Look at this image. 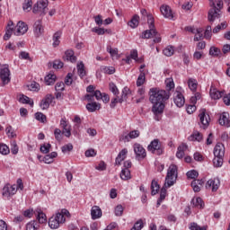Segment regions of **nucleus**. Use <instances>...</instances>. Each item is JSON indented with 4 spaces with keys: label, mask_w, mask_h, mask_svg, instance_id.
I'll return each instance as SVG.
<instances>
[{
    "label": "nucleus",
    "mask_w": 230,
    "mask_h": 230,
    "mask_svg": "<svg viewBox=\"0 0 230 230\" xmlns=\"http://www.w3.org/2000/svg\"><path fill=\"white\" fill-rule=\"evenodd\" d=\"M110 91H111L115 96H118V94H119V90H118V86H116L114 83H110Z\"/></svg>",
    "instance_id": "obj_60"
},
{
    "label": "nucleus",
    "mask_w": 230,
    "mask_h": 230,
    "mask_svg": "<svg viewBox=\"0 0 230 230\" xmlns=\"http://www.w3.org/2000/svg\"><path fill=\"white\" fill-rule=\"evenodd\" d=\"M204 31L202 29H196V33L194 37L195 42H199V40H202L204 39V34L202 33Z\"/></svg>",
    "instance_id": "obj_42"
},
{
    "label": "nucleus",
    "mask_w": 230,
    "mask_h": 230,
    "mask_svg": "<svg viewBox=\"0 0 230 230\" xmlns=\"http://www.w3.org/2000/svg\"><path fill=\"white\" fill-rule=\"evenodd\" d=\"M48 0H40L33 6V13H40V15H46L48 10Z\"/></svg>",
    "instance_id": "obj_9"
},
{
    "label": "nucleus",
    "mask_w": 230,
    "mask_h": 230,
    "mask_svg": "<svg viewBox=\"0 0 230 230\" xmlns=\"http://www.w3.org/2000/svg\"><path fill=\"white\" fill-rule=\"evenodd\" d=\"M129 136H130L129 133L123 132L119 136V141H124V143H128V141H130V137Z\"/></svg>",
    "instance_id": "obj_58"
},
{
    "label": "nucleus",
    "mask_w": 230,
    "mask_h": 230,
    "mask_svg": "<svg viewBox=\"0 0 230 230\" xmlns=\"http://www.w3.org/2000/svg\"><path fill=\"white\" fill-rule=\"evenodd\" d=\"M33 31L35 37L39 38L44 33V27H42V20H38L34 22Z\"/></svg>",
    "instance_id": "obj_17"
},
{
    "label": "nucleus",
    "mask_w": 230,
    "mask_h": 230,
    "mask_svg": "<svg viewBox=\"0 0 230 230\" xmlns=\"http://www.w3.org/2000/svg\"><path fill=\"white\" fill-rule=\"evenodd\" d=\"M191 137L194 141H199V143H200V141L202 140L203 137L200 134V132L199 131H195L192 135Z\"/></svg>",
    "instance_id": "obj_59"
},
{
    "label": "nucleus",
    "mask_w": 230,
    "mask_h": 230,
    "mask_svg": "<svg viewBox=\"0 0 230 230\" xmlns=\"http://www.w3.org/2000/svg\"><path fill=\"white\" fill-rule=\"evenodd\" d=\"M207 190H211L212 191H217L220 188V180L218 179H210L206 183Z\"/></svg>",
    "instance_id": "obj_16"
},
{
    "label": "nucleus",
    "mask_w": 230,
    "mask_h": 230,
    "mask_svg": "<svg viewBox=\"0 0 230 230\" xmlns=\"http://www.w3.org/2000/svg\"><path fill=\"white\" fill-rule=\"evenodd\" d=\"M77 73L80 78H84L85 75H87V72L85 71V65H84V62H80L77 64Z\"/></svg>",
    "instance_id": "obj_27"
},
{
    "label": "nucleus",
    "mask_w": 230,
    "mask_h": 230,
    "mask_svg": "<svg viewBox=\"0 0 230 230\" xmlns=\"http://www.w3.org/2000/svg\"><path fill=\"white\" fill-rule=\"evenodd\" d=\"M0 79L2 81V87L10 84V68L8 67V65H3L0 67Z\"/></svg>",
    "instance_id": "obj_8"
},
{
    "label": "nucleus",
    "mask_w": 230,
    "mask_h": 230,
    "mask_svg": "<svg viewBox=\"0 0 230 230\" xmlns=\"http://www.w3.org/2000/svg\"><path fill=\"white\" fill-rule=\"evenodd\" d=\"M190 230H208V226H200L197 223H191L190 226Z\"/></svg>",
    "instance_id": "obj_54"
},
{
    "label": "nucleus",
    "mask_w": 230,
    "mask_h": 230,
    "mask_svg": "<svg viewBox=\"0 0 230 230\" xmlns=\"http://www.w3.org/2000/svg\"><path fill=\"white\" fill-rule=\"evenodd\" d=\"M173 53H175V49L172 46H168L164 49V55H165V57H172Z\"/></svg>",
    "instance_id": "obj_47"
},
{
    "label": "nucleus",
    "mask_w": 230,
    "mask_h": 230,
    "mask_svg": "<svg viewBox=\"0 0 230 230\" xmlns=\"http://www.w3.org/2000/svg\"><path fill=\"white\" fill-rule=\"evenodd\" d=\"M213 164L216 168H220L224 164V155H226V147L224 144L217 143L214 147Z\"/></svg>",
    "instance_id": "obj_5"
},
{
    "label": "nucleus",
    "mask_w": 230,
    "mask_h": 230,
    "mask_svg": "<svg viewBox=\"0 0 230 230\" xmlns=\"http://www.w3.org/2000/svg\"><path fill=\"white\" fill-rule=\"evenodd\" d=\"M133 150L136 155V159L137 161H143V159L146 157V150L141 146V144L135 143L133 145Z\"/></svg>",
    "instance_id": "obj_10"
},
{
    "label": "nucleus",
    "mask_w": 230,
    "mask_h": 230,
    "mask_svg": "<svg viewBox=\"0 0 230 230\" xmlns=\"http://www.w3.org/2000/svg\"><path fill=\"white\" fill-rule=\"evenodd\" d=\"M36 213L38 214L37 218H38V224H46L47 219H46V214L43 213L42 210L37 209Z\"/></svg>",
    "instance_id": "obj_34"
},
{
    "label": "nucleus",
    "mask_w": 230,
    "mask_h": 230,
    "mask_svg": "<svg viewBox=\"0 0 230 230\" xmlns=\"http://www.w3.org/2000/svg\"><path fill=\"white\" fill-rule=\"evenodd\" d=\"M171 93L157 87L149 90V101L153 104L152 111L155 121H161V115L164 112V103L170 100Z\"/></svg>",
    "instance_id": "obj_1"
},
{
    "label": "nucleus",
    "mask_w": 230,
    "mask_h": 230,
    "mask_svg": "<svg viewBox=\"0 0 230 230\" xmlns=\"http://www.w3.org/2000/svg\"><path fill=\"white\" fill-rule=\"evenodd\" d=\"M64 60H67V62H72L74 64L76 62V58L75 56V51L68 49L65 52V55L63 56Z\"/></svg>",
    "instance_id": "obj_21"
},
{
    "label": "nucleus",
    "mask_w": 230,
    "mask_h": 230,
    "mask_svg": "<svg viewBox=\"0 0 230 230\" xmlns=\"http://www.w3.org/2000/svg\"><path fill=\"white\" fill-rule=\"evenodd\" d=\"M55 100V97H53L51 94H47L45 98H43L40 103V107L42 111H47V109H49V104Z\"/></svg>",
    "instance_id": "obj_15"
},
{
    "label": "nucleus",
    "mask_w": 230,
    "mask_h": 230,
    "mask_svg": "<svg viewBox=\"0 0 230 230\" xmlns=\"http://www.w3.org/2000/svg\"><path fill=\"white\" fill-rule=\"evenodd\" d=\"M226 28H227V22H224L213 29V33H218L220 30H226Z\"/></svg>",
    "instance_id": "obj_49"
},
{
    "label": "nucleus",
    "mask_w": 230,
    "mask_h": 230,
    "mask_svg": "<svg viewBox=\"0 0 230 230\" xmlns=\"http://www.w3.org/2000/svg\"><path fill=\"white\" fill-rule=\"evenodd\" d=\"M130 94V88L129 87H124L122 90L121 97L119 99V102H125L127 100V96Z\"/></svg>",
    "instance_id": "obj_43"
},
{
    "label": "nucleus",
    "mask_w": 230,
    "mask_h": 230,
    "mask_svg": "<svg viewBox=\"0 0 230 230\" xmlns=\"http://www.w3.org/2000/svg\"><path fill=\"white\" fill-rule=\"evenodd\" d=\"M188 85L190 91H197V80L190 78L188 81Z\"/></svg>",
    "instance_id": "obj_51"
},
{
    "label": "nucleus",
    "mask_w": 230,
    "mask_h": 230,
    "mask_svg": "<svg viewBox=\"0 0 230 230\" xmlns=\"http://www.w3.org/2000/svg\"><path fill=\"white\" fill-rule=\"evenodd\" d=\"M148 152L151 154H156V155H163V152H164V147L161 145V141L159 139H154L147 146Z\"/></svg>",
    "instance_id": "obj_7"
},
{
    "label": "nucleus",
    "mask_w": 230,
    "mask_h": 230,
    "mask_svg": "<svg viewBox=\"0 0 230 230\" xmlns=\"http://www.w3.org/2000/svg\"><path fill=\"white\" fill-rule=\"evenodd\" d=\"M17 193V185L5 184L2 190V195L4 199H10Z\"/></svg>",
    "instance_id": "obj_11"
},
{
    "label": "nucleus",
    "mask_w": 230,
    "mask_h": 230,
    "mask_svg": "<svg viewBox=\"0 0 230 230\" xmlns=\"http://www.w3.org/2000/svg\"><path fill=\"white\" fill-rule=\"evenodd\" d=\"M165 85H166V93H170L172 89H174L175 84L173 83V79H166L165 80Z\"/></svg>",
    "instance_id": "obj_45"
},
{
    "label": "nucleus",
    "mask_w": 230,
    "mask_h": 230,
    "mask_svg": "<svg viewBox=\"0 0 230 230\" xmlns=\"http://www.w3.org/2000/svg\"><path fill=\"white\" fill-rule=\"evenodd\" d=\"M66 217H70L69 210L63 208L60 212H58L55 216H52L49 219V226L50 229H58L60 224L66 223Z\"/></svg>",
    "instance_id": "obj_4"
},
{
    "label": "nucleus",
    "mask_w": 230,
    "mask_h": 230,
    "mask_svg": "<svg viewBox=\"0 0 230 230\" xmlns=\"http://www.w3.org/2000/svg\"><path fill=\"white\" fill-rule=\"evenodd\" d=\"M188 179H195L197 180V177H199V172L195 171V170H191L187 172L186 173Z\"/></svg>",
    "instance_id": "obj_55"
},
{
    "label": "nucleus",
    "mask_w": 230,
    "mask_h": 230,
    "mask_svg": "<svg viewBox=\"0 0 230 230\" xmlns=\"http://www.w3.org/2000/svg\"><path fill=\"white\" fill-rule=\"evenodd\" d=\"M73 150V144H66L61 147V151L63 154H66V152H71Z\"/></svg>",
    "instance_id": "obj_62"
},
{
    "label": "nucleus",
    "mask_w": 230,
    "mask_h": 230,
    "mask_svg": "<svg viewBox=\"0 0 230 230\" xmlns=\"http://www.w3.org/2000/svg\"><path fill=\"white\" fill-rule=\"evenodd\" d=\"M19 102L20 103H25L27 105H30L31 107H33V101L24 94H22L20 96Z\"/></svg>",
    "instance_id": "obj_32"
},
{
    "label": "nucleus",
    "mask_w": 230,
    "mask_h": 230,
    "mask_svg": "<svg viewBox=\"0 0 230 230\" xmlns=\"http://www.w3.org/2000/svg\"><path fill=\"white\" fill-rule=\"evenodd\" d=\"M173 102L176 105V107H184V103H186V100L184 99V95L179 92V91H176L174 92L173 93Z\"/></svg>",
    "instance_id": "obj_13"
},
{
    "label": "nucleus",
    "mask_w": 230,
    "mask_h": 230,
    "mask_svg": "<svg viewBox=\"0 0 230 230\" xmlns=\"http://www.w3.org/2000/svg\"><path fill=\"white\" fill-rule=\"evenodd\" d=\"M40 150L41 154H49V150H51V144H43Z\"/></svg>",
    "instance_id": "obj_52"
},
{
    "label": "nucleus",
    "mask_w": 230,
    "mask_h": 230,
    "mask_svg": "<svg viewBox=\"0 0 230 230\" xmlns=\"http://www.w3.org/2000/svg\"><path fill=\"white\" fill-rule=\"evenodd\" d=\"M11 153L13 155H17V154H19V146H17V142L15 141L11 143Z\"/></svg>",
    "instance_id": "obj_50"
},
{
    "label": "nucleus",
    "mask_w": 230,
    "mask_h": 230,
    "mask_svg": "<svg viewBox=\"0 0 230 230\" xmlns=\"http://www.w3.org/2000/svg\"><path fill=\"white\" fill-rule=\"evenodd\" d=\"M146 82V73L145 71H141L137 79V87H141Z\"/></svg>",
    "instance_id": "obj_28"
},
{
    "label": "nucleus",
    "mask_w": 230,
    "mask_h": 230,
    "mask_svg": "<svg viewBox=\"0 0 230 230\" xmlns=\"http://www.w3.org/2000/svg\"><path fill=\"white\" fill-rule=\"evenodd\" d=\"M220 17H222V11L215 8L209 9L208 16L209 22H215V21H217V19H220Z\"/></svg>",
    "instance_id": "obj_14"
},
{
    "label": "nucleus",
    "mask_w": 230,
    "mask_h": 230,
    "mask_svg": "<svg viewBox=\"0 0 230 230\" xmlns=\"http://www.w3.org/2000/svg\"><path fill=\"white\" fill-rule=\"evenodd\" d=\"M199 125L200 128L206 130L208 127H209V115L206 114V110H201L200 113L199 114Z\"/></svg>",
    "instance_id": "obj_12"
},
{
    "label": "nucleus",
    "mask_w": 230,
    "mask_h": 230,
    "mask_svg": "<svg viewBox=\"0 0 230 230\" xmlns=\"http://www.w3.org/2000/svg\"><path fill=\"white\" fill-rule=\"evenodd\" d=\"M127 154H128V150L127 148L122 149L115 159L116 166H121V163H123L124 159H127Z\"/></svg>",
    "instance_id": "obj_19"
},
{
    "label": "nucleus",
    "mask_w": 230,
    "mask_h": 230,
    "mask_svg": "<svg viewBox=\"0 0 230 230\" xmlns=\"http://www.w3.org/2000/svg\"><path fill=\"white\" fill-rule=\"evenodd\" d=\"M186 150H188V146L184 144L180 146L176 152V157L178 159H182V157H184V152H186Z\"/></svg>",
    "instance_id": "obj_29"
},
{
    "label": "nucleus",
    "mask_w": 230,
    "mask_h": 230,
    "mask_svg": "<svg viewBox=\"0 0 230 230\" xmlns=\"http://www.w3.org/2000/svg\"><path fill=\"white\" fill-rule=\"evenodd\" d=\"M192 206L194 208H198L199 209H202L204 208V201L202 200V198H196L191 200Z\"/></svg>",
    "instance_id": "obj_31"
},
{
    "label": "nucleus",
    "mask_w": 230,
    "mask_h": 230,
    "mask_svg": "<svg viewBox=\"0 0 230 230\" xmlns=\"http://www.w3.org/2000/svg\"><path fill=\"white\" fill-rule=\"evenodd\" d=\"M141 13L143 17H147V24L149 25V30L145 31L142 33V39H154V37H157V31L155 30L154 16L152 14H148L146 9H142Z\"/></svg>",
    "instance_id": "obj_3"
},
{
    "label": "nucleus",
    "mask_w": 230,
    "mask_h": 230,
    "mask_svg": "<svg viewBox=\"0 0 230 230\" xmlns=\"http://www.w3.org/2000/svg\"><path fill=\"white\" fill-rule=\"evenodd\" d=\"M209 55H211V57H218V55H220V49L211 47L209 49Z\"/></svg>",
    "instance_id": "obj_57"
},
{
    "label": "nucleus",
    "mask_w": 230,
    "mask_h": 230,
    "mask_svg": "<svg viewBox=\"0 0 230 230\" xmlns=\"http://www.w3.org/2000/svg\"><path fill=\"white\" fill-rule=\"evenodd\" d=\"M120 179H122V181H128V179H131L130 170L122 169L120 172Z\"/></svg>",
    "instance_id": "obj_39"
},
{
    "label": "nucleus",
    "mask_w": 230,
    "mask_h": 230,
    "mask_svg": "<svg viewBox=\"0 0 230 230\" xmlns=\"http://www.w3.org/2000/svg\"><path fill=\"white\" fill-rule=\"evenodd\" d=\"M86 109L88 112H94L100 109V104L96 102H89L86 104Z\"/></svg>",
    "instance_id": "obj_37"
},
{
    "label": "nucleus",
    "mask_w": 230,
    "mask_h": 230,
    "mask_svg": "<svg viewBox=\"0 0 230 230\" xmlns=\"http://www.w3.org/2000/svg\"><path fill=\"white\" fill-rule=\"evenodd\" d=\"M61 132L66 137H71V126H68L67 128H63V130Z\"/></svg>",
    "instance_id": "obj_63"
},
{
    "label": "nucleus",
    "mask_w": 230,
    "mask_h": 230,
    "mask_svg": "<svg viewBox=\"0 0 230 230\" xmlns=\"http://www.w3.org/2000/svg\"><path fill=\"white\" fill-rule=\"evenodd\" d=\"M93 33H96L97 35H105V33H111V31L103 28L94 27L92 29Z\"/></svg>",
    "instance_id": "obj_38"
},
{
    "label": "nucleus",
    "mask_w": 230,
    "mask_h": 230,
    "mask_svg": "<svg viewBox=\"0 0 230 230\" xmlns=\"http://www.w3.org/2000/svg\"><path fill=\"white\" fill-rule=\"evenodd\" d=\"M54 136H55V139H57L58 143H60V141L64 139V133H62V130L60 128H55Z\"/></svg>",
    "instance_id": "obj_41"
},
{
    "label": "nucleus",
    "mask_w": 230,
    "mask_h": 230,
    "mask_svg": "<svg viewBox=\"0 0 230 230\" xmlns=\"http://www.w3.org/2000/svg\"><path fill=\"white\" fill-rule=\"evenodd\" d=\"M145 227V223H143V219H138L133 226L130 230H141Z\"/></svg>",
    "instance_id": "obj_44"
},
{
    "label": "nucleus",
    "mask_w": 230,
    "mask_h": 230,
    "mask_svg": "<svg viewBox=\"0 0 230 230\" xmlns=\"http://www.w3.org/2000/svg\"><path fill=\"white\" fill-rule=\"evenodd\" d=\"M159 183L155 180H153L151 182V195H157L159 193Z\"/></svg>",
    "instance_id": "obj_36"
},
{
    "label": "nucleus",
    "mask_w": 230,
    "mask_h": 230,
    "mask_svg": "<svg viewBox=\"0 0 230 230\" xmlns=\"http://www.w3.org/2000/svg\"><path fill=\"white\" fill-rule=\"evenodd\" d=\"M177 182V165L171 164L167 170L164 186L165 188H172Z\"/></svg>",
    "instance_id": "obj_6"
},
{
    "label": "nucleus",
    "mask_w": 230,
    "mask_h": 230,
    "mask_svg": "<svg viewBox=\"0 0 230 230\" xmlns=\"http://www.w3.org/2000/svg\"><path fill=\"white\" fill-rule=\"evenodd\" d=\"M31 4H33L31 0H25L22 5L24 12H30V10H31Z\"/></svg>",
    "instance_id": "obj_53"
},
{
    "label": "nucleus",
    "mask_w": 230,
    "mask_h": 230,
    "mask_svg": "<svg viewBox=\"0 0 230 230\" xmlns=\"http://www.w3.org/2000/svg\"><path fill=\"white\" fill-rule=\"evenodd\" d=\"M94 96L96 98V100L100 101L102 100V102L104 103H109L111 98L109 97V94L107 93H102V92H100L99 90H96L94 92Z\"/></svg>",
    "instance_id": "obj_20"
},
{
    "label": "nucleus",
    "mask_w": 230,
    "mask_h": 230,
    "mask_svg": "<svg viewBox=\"0 0 230 230\" xmlns=\"http://www.w3.org/2000/svg\"><path fill=\"white\" fill-rule=\"evenodd\" d=\"M28 32V24L26 22L20 21L17 22L16 26L13 25V22H9L6 28V32L4 36V40H8L12 37V33L16 35V37H21Z\"/></svg>",
    "instance_id": "obj_2"
},
{
    "label": "nucleus",
    "mask_w": 230,
    "mask_h": 230,
    "mask_svg": "<svg viewBox=\"0 0 230 230\" xmlns=\"http://www.w3.org/2000/svg\"><path fill=\"white\" fill-rule=\"evenodd\" d=\"M219 124L223 125L224 127H230L229 113H222V115L219 118Z\"/></svg>",
    "instance_id": "obj_23"
},
{
    "label": "nucleus",
    "mask_w": 230,
    "mask_h": 230,
    "mask_svg": "<svg viewBox=\"0 0 230 230\" xmlns=\"http://www.w3.org/2000/svg\"><path fill=\"white\" fill-rule=\"evenodd\" d=\"M66 87V84H64V82H59L56 84L55 89L57 92H62L64 91Z\"/></svg>",
    "instance_id": "obj_64"
},
{
    "label": "nucleus",
    "mask_w": 230,
    "mask_h": 230,
    "mask_svg": "<svg viewBox=\"0 0 230 230\" xmlns=\"http://www.w3.org/2000/svg\"><path fill=\"white\" fill-rule=\"evenodd\" d=\"M35 119H37V121H40V123H46L47 118L42 112H36Z\"/></svg>",
    "instance_id": "obj_48"
},
{
    "label": "nucleus",
    "mask_w": 230,
    "mask_h": 230,
    "mask_svg": "<svg viewBox=\"0 0 230 230\" xmlns=\"http://www.w3.org/2000/svg\"><path fill=\"white\" fill-rule=\"evenodd\" d=\"M166 188H170V187L164 186L161 189L160 198L157 199V202H156V208H159V206H161V204L163 203V200L166 199V193H167Z\"/></svg>",
    "instance_id": "obj_24"
},
{
    "label": "nucleus",
    "mask_w": 230,
    "mask_h": 230,
    "mask_svg": "<svg viewBox=\"0 0 230 230\" xmlns=\"http://www.w3.org/2000/svg\"><path fill=\"white\" fill-rule=\"evenodd\" d=\"M210 8H215V10H219V12H222V9L224 8V2L222 0H216L212 3H209Z\"/></svg>",
    "instance_id": "obj_25"
},
{
    "label": "nucleus",
    "mask_w": 230,
    "mask_h": 230,
    "mask_svg": "<svg viewBox=\"0 0 230 230\" xmlns=\"http://www.w3.org/2000/svg\"><path fill=\"white\" fill-rule=\"evenodd\" d=\"M160 12L165 19H173V13H172V8L169 5H162L160 7Z\"/></svg>",
    "instance_id": "obj_18"
},
{
    "label": "nucleus",
    "mask_w": 230,
    "mask_h": 230,
    "mask_svg": "<svg viewBox=\"0 0 230 230\" xmlns=\"http://www.w3.org/2000/svg\"><path fill=\"white\" fill-rule=\"evenodd\" d=\"M128 134L129 139H137V137H139V136H141V132L137 129H134L130 131Z\"/></svg>",
    "instance_id": "obj_56"
},
{
    "label": "nucleus",
    "mask_w": 230,
    "mask_h": 230,
    "mask_svg": "<svg viewBox=\"0 0 230 230\" xmlns=\"http://www.w3.org/2000/svg\"><path fill=\"white\" fill-rule=\"evenodd\" d=\"M123 211H124L123 206L118 205L115 208V215H116V217H122L123 216Z\"/></svg>",
    "instance_id": "obj_61"
},
{
    "label": "nucleus",
    "mask_w": 230,
    "mask_h": 230,
    "mask_svg": "<svg viewBox=\"0 0 230 230\" xmlns=\"http://www.w3.org/2000/svg\"><path fill=\"white\" fill-rule=\"evenodd\" d=\"M57 81V75L55 74H49L45 76V84L46 85H53Z\"/></svg>",
    "instance_id": "obj_30"
},
{
    "label": "nucleus",
    "mask_w": 230,
    "mask_h": 230,
    "mask_svg": "<svg viewBox=\"0 0 230 230\" xmlns=\"http://www.w3.org/2000/svg\"><path fill=\"white\" fill-rule=\"evenodd\" d=\"M62 37V32L60 31H57L53 35V46L57 48V46L60 45V38Z\"/></svg>",
    "instance_id": "obj_33"
},
{
    "label": "nucleus",
    "mask_w": 230,
    "mask_h": 230,
    "mask_svg": "<svg viewBox=\"0 0 230 230\" xmlns=\"http://www.w3.org/2000/svg\"><path fill=\"white\" fill-rule=\"evenodd\" d=\"M223 94L224 93H222V92L217 90L216 88H210V97L212 98V100H220Z\"/></svg>",
    "instance_id": "obj_26"
},
{
    "label": "nucleus",
    "mask_w": 230,
    "mask_h": 230,
    "mask_svg": "<svg viewBox=\"0 0 230 230\" xmlns=\"http://www.w3.org/2000/svg\"><path fill=\"white\" fill-rule=\"evenodd\" d=\"M26 230H39V222L31 221L26 225Z\"/></svg>",
    "instance_id": "obj_40"
},
{
    "label": "nucleus",
    "mask_w": 230,
    "mask_h": 230,
    "mask_svg": "<svg viewBox=\"0 0 230 230\" xmlns=\"http://www.w3.org/2000/svg\"><path fill=\"white\" fill-rule=\"evenodd\" d=\"M0 154H2V155H8V154H10V147L5 144H0Z\"/></svg>",
    "instance_id": "obj_46"
},
{
    "label": "nucleus",
    "mask_w": 230,
    "mask_h": 230,
    "mask_svg": "<svg viewBox=\"0 0 230 230\" xmlns=\"http://www.w3.org/2000/svg\"><path fill=\"white\" fill-rule=\"evenodd\" d=\"M91 216L93 220H97V218H102V208L98 206H93L91 209Z\"/></svg>",
    "instance_id": "obj_22"
},
{
    "label": "nucleus",
    "mask_w": 230,
    "mask_h": 230,
    "mask_svg": "<svg viewBox=\"0 0 230 230\" xmlns=\"http://www.w3.org/2000/svg\"><path fill=\"white\" fill-rule=\"evenodd\" d=\"M128 26H130V28H137V26H139V15L135 14L128 22Z\"/></svg>",
    "instance_id": "obj_35"
}]
</instances>
